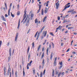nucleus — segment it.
I'll return each mask as SVG.
<instances>
[{"mask_svg":"<svg viewBox=\"0 0 77 77\" xmlns=\"http://www.w3.org/2000/svg\"><path fill=\"white\" fill-rule=\"evenodd\" d=\"M45 29V26H44L43 27H42V29H41L40 31L38 34L37 38H36V40L37 41L38 40V39L39 38V35H40V33H42V31L44 29Z\"/></svg>","mask_w":77,"mask_h":77,"instance_id":"obj_1","label":"nucleus"},{"mask_svg":"<svg viewBox=\"0 0 77 77\" xmlns=\"http://www.w3.org/2000/svg\"><path fill=\"white\" fill-rule=\"evenodd\" d=\"M26 11L25 10L24 12L25 14H24V16H23V20L21 22V23H23V21H24V20H25V18H26Z\"/></svg>","mask_w":77,"mask_h":77,"instance_id":"obj_2","label":"nucleus"},{"mask_svg":"<svg viewBox=\"0 0 77 77\" xmlns=\"http://www.w3.org/2000/svg\"><path fill=\"white\" fill-rule=\"evenodd\" d=\"M30 21V17H28L27 20L26 22V26H29V21Z\"/></svg>","mask_w":77,"mask_h":77,"instance_id":"obj_3","label":"nucleus"},{"mask_svg":"<svg viewBox=\"0 0 77 77\" xmlns=\"http://www.w3.org/2000/svg\"><path fill=\"white\" fill-rule=\"evenodd\" d=\"M65 8L63 10V11H65V10H66V8H68L70 7V5H69L68 6V5L66 4V5L65 6Z\"/></svg>","mask_w":77,"mask_h":77,"instance_id":"obj_4","label":"nucleus"},{"mask_svg":"<svg viewBox=\"0 0 77 77\" xmlns=\"http://www.w3.org/2000/svg\"><path fill=\"white\" fill-rule=\"evenodd\" d=\"M10 71H11V69L10 68V66H9L8 67V69L7 72L8 75H9V72L10 73Z\"/></svg>","mask_w":77,"mask_h":77,"instance_id":"obj_5","label":"nucleus"},{"mask_svg":"<svg viewBox=\"0 0 77 77\" xmlns=\"http://www.w3.org/2000/svg\"><path fill=\"white\" fill-rule=\"evenodd\" d=\"M45 63V60L44 59H43V61L42 62V68L43 69L44 68V64Z\"/></svg>","mask_w":77,"mask_h":77,"instance_id":"obj_6","label":"nucleus"},{"mask_svg":"<svg viewBox=\"0 0 77 77\" xmlns=\"http://www.w3.org/2000/svg\"><path fill=\"white\" fill-rule=\"evenodd\" d=\"M18 33H17L16 35V36L15 37V41H16L17 40V38H18Z\"/></svg>","mask_w":77,"mask_h":77,"instance_id":"obj_7","label":"nucleus"},{"mask_svg":"<svg viewBox=\"0 0 77 77\" xmlns=\"http://www.w3.org/2000/svg\"><path fill=\"white\" fill-rule=\"evenodd\" d=\"M60 5V4H59V3H57L56 4V6L57 9H58V8H59V6Z\"/></svg>","mask_w":77,"mask_h":77,"instance_id":"obj_8","label":"nucleus"},{"mask_svg":"<svg viewBox=\"0 0 77 77\" xmlns=\"http://www.w3.org/2000/svg\"><path fill=\"white\" fill-rule=\"evenodd\" d=\"M48 8H45L44 13H45V14H47V12H48Z\"/></svg>","mask_w":77,"mask_h":77,"instance_id":"obj_9","label":"nucleus"},{"mask_svg":"<svg viewBox=\"0 0 77 77\" xmlns=\"http://www.w3.org/2000/svg\"><path fill=\"white\" fill-rule=\"evenodd\" d=\"M62 26H60V25L58 28H57L56 30H58V29H59V30H60L61 29H62Z\"/></svg>","mask_w":77,"mask_h":77,"instance_id":"obj_10","label":"nucleus"},{"mask_svg":"<svg viewBox=\"0 0 77 77\" xmlns=\"http://www.w3.org/2000/svg\"><path fill=\"white\" fill-rule=\"evenodd\" d=\"M10 56H11V48H10L9 51Z\"/></svg>","mask_w":77,"mask_h":77,"instance_id":"obj_11","label":"nucleus"},{"mask_svg":"<svg viewBox=\"0 0 77 77\" xmlns=\"http://www.w3.org/2000/svg\"><path fill=\"white\" fill-rule=\"evenodd\" d=\"M33 14H31V17L30 19L32 20L33 18Z\"/></svg>","mask_w":77,"mask_h":77,"instance_id":"obj_12","label":"nucleus"},{"mask_svg":"<svg viewBox=\"0 0 77 77\" xmlns=\"http://www.w3.org/2000/svg\"><path fill=\"white\" fill-rule=\"evenodd\" d=\"M28 15L26 19L23 22V24H24V23H26V21H27V18H28Z\"/></svg>","mask_w":77,"mask_h":77,"instance_id":"obj_13","label":"nucleus"},{"mask_svg":"<svg viewBox=\"0 0 77 77\" xmlns=\"http://www.w3.org/2000/svg\"><path fill=\"white\" fill-rule=\"evenodd\" d=\"M47 31H46V32L45 31L43 33H44V36L45 37V36H46V35H47Z\"/></svg>","mask_w":77,"mask_h":77,"instance_id":"obj_14","label":"nucleus"},{"mask_svg":"<svg viewBox=\"0 0 77 77\" xmlns=\"http://www.w3.org/2000/svg\"><path fill=\"white\" fill-rule=\"evenodd\" d=\"M47 18V16H46L43 19V22H44V21H45V20H46V19Z\"/></svg>","mask_w":77,"mask_h":77,"instance_id":"obj_15","label":"nucleus"},{"mask_svg":"<svg viewBox=\"0 0 77 77\" xmlns=\"http://www.w3.org/2000/svg\"><path fill=\"white\" fill-rule=\"evenodd\" d=\"M55 74L56 75H57V74L59 73V70H55Z\"/></svg>","mask_w":77,"mask_h":77,"instance_id":"obj_16","label":"nucleus"},{"mask_svg":"<svg viewBox=\"0 0 77 77\" xmlns=\"http://www.w3.org/2000/svg\"><path fill=\"white\" fill-rule=\"evenodd\" d=\"M20 21H19V23L18 24V26L17 27V29H19V27H20Z\"/></svg>","mask_w":77,"mask_h":77,"instance_id":"obj_17","label":"nucleus"},{"mask_svg":"<svg viewBox=\"0 0 77 77\" xmlns=\"http://www.w3.org/2000/svg\"><path fill=\"white\" fill-rule=\"evenodd\" d=\"M41 45H40L38 48V49H37L38 51H39V49H40V48H41Z\"/></svg>","mask_w":77,"mask_h":77,"instance_id":"obj_18","label":"nucleus"},{"mask_svg":"<svg viewBox=\"0 0 77 77\" xmlns=\"http://www.w3.org/2000/svg\"><path fill=\"white\" fill-rule=\"evenodd\" d=\"M56 64H57L56 61H54V64L55 66H56Z\"/></svg>","mask_w":77,"mask_h":77,"instance_id":"obj_19","label":"nucleus"},{"mask_svg":"<svg viewBox=\"0 0 77 77\" xmlns=\"http://www.w3.org/2000/svg\"><path fill=\"white\" fill-rule=\"evenodd\" d=\"M29 50H30V46H29L28 47V49H27V52L28 53H29Z\"/></svg>","mask_w":77,"mask_h":77,"instance_id":"obj_20","label":"nucleus"},{"mask_svg":"<svg viewBox=\"0 0 77 77\" xmlns=\"http://www.w3.org/2000/svg\"><path fill=\"white\" fill-rule=\"evenodd\" d=\"M4 75H6V67H4Z\"/></svg>","mask_w":77,"mask_h":77,"instance_id":"obj_21","label":"nucleus"},{"mask_svg":"<svg viewBox=\"0 0 77 77\" xmlns=\"http://www.w3.org/2000/svg\"><path fill=\"white\" fill-rule=\"evenodd\" d=\"M44 57V53L43 52L42 55V59Z\"/></svg>","mask_w":77,"mask_h":77,"instance_id":"obj_22","label":"nucleus"},{"mask_svg":"<svg viewBox=\"0 0 77 77\" xmlns=\"http://www.w3.org/2000/svg\"><path fill=\"white\" fill-rule=\"evenodd\" d=\"M20 11H18L17 12V15H20Z\"/></svg>","mask_w":77,"mask_h":77,"instance_id":"obj_23","label":"nucleus"},{"mask_svg":"<svg viewBox=\"0 0 77 77\" xmlns=\"http://www.w3.org/2000/svg\"><path fill=\"white\" fill-rule=\"evenodd\" d=\"M10 11H11V8L10 9H9L8 11V16H9L10 15Z\"/></svg>","mask_w":77,"mask_h":77,"instance_id":"obj_24","label":"nucleus"},{"mask_svg":"<svg viewBox=\"0 0 77 77\" xmlns=\"http://www.w3.org/2000/svg\"><path fill=\"white\" fill-rule=\"evenodd\" d=\"M41 6H42V5H40V4L39 5V9L38 10L40 11V10H41Z\"/></svg>","mask_w":77,"mask_h":77,"instance_id":"obj_25","label":"nucleus"},{"mask_svg":"<svg viewBox=\"0 0 77 77\" xmlns=\"http://www.w3.org/2000/svg\"><path fill=\"white\" fill-rule=\"evenodd\" d=\"M42 15H44V10L42 9Z\"/></svg>","mask_w":77,"mask_h":77,"instance_id":"obj_26","label":"nucleus"},{"mask_svg":"<svg viewBox=\"0 0 77 77\" xmlns=\"http://www.w3.org/2000/svg\"><path fill=\"white\" fill-rule=\"evenodd\" d=\"M76 13V12H75V11H74L71 13V14H72V15L74 14H75Z\"/></svg>","mask_w":77,"mask_h":77,"instance_id":"obj_27","label":"nucleus"},{"mask_svg":"<svg viewBox=\"0 0 77 77\" xmlns=\"http://www.w3.org/2000/svg\"><path fill=\"white\" fill-rule=\"evenodd\" d=\"M53 52H51V59L52 58V57H53V56H52V55H53Z\"/></svg>","mask_w":77,"mask_h":77,"instance_id":"obj_28","label":"nucleus"},{"mask_svg":"<svg viewBox=\"0 0 77 77\" xmlns=\"http://www.w3.org/2000/svg\"><path fill=\"white\" fill-rule=\"evenodd\" d=\"M23 76H24V75H25V72H24V69H23Z\"/></svg>","mask_w":77,"mask_h":77,"instance_id":"obj_29","label":"nucleus"},{"mask_svg":"<svg viewBox=\"0 0 77 77\" xmlns=\"http://www.w3.org/2000/svg\"><path fill=\"white\" fill-rule=\"evenodd\" d=\"M30 53H29L28 54V59H30Z\"/></svg>","mask_w":77,"mask_h":77,"instance_id":"obj_30","label":"nucleus"},{"mask_svg":"<svg viewBox=\"0 0 77 77\" xmlns=\"http://www.w3.org/2000/svg\"><path fill=\"white\" fill-rule=\"evenodd\" d=\"M50 35H51L52 36H54V34L53 33V32H50Z\"/></svg>","mask_w":77,"mask_h":77,"instance_id":"obj_31","label":"nucleus"},{"mask_svg":"<svg viewBox=\"0 0 77 77\" xmlns=\"http://www.w3.org/2000/svg\"><path fill=\"white\" fill-rule=\"evenodd\" d=\"M61 72H59L58 74V77H60V74H61Z\"/></svg>","mask_w":77,"mask_h":77,"instance_id":"obj_32","label":"nucleus"},{"mask_svg":"<svg viewBox=\"0 0 77 77\" xmlns=\"http://www.w3.org/2000/svg\"><path fill=\"white\" fill-rule=\"evenodd\" d=\"M10 59H11V56H10L8 57V62H9Z\"/></svg>","mask_w":77,"mask_h":77,"instance_id":"obj_33","label":"nucleus"},{"mask_svg":"<svg viewBox=\"0 0 77 77\" xmlns=\"http://www.w3.org/2000/svg\"><path fill=\"white\" fill-rule=\"evenodd\" d=\"M67 22H68V21H67V20H65L64 21L63 23H67Z\"/></svg>","mask_w":77,"mask_h":77,"instance_id":"obj_34","label":"nucleus"},{"mask_svg":"<svg viewBox=\"0 0 77 77\" xmlns=\"http://www.w3.org/2000/svg\"><path fill=\"white\" fill-rule=\"evenodd\" d=\"M48 48L47 50V55H48Z\"/></svg>","mask_w":77,"mask_h":77,"instance_id":"obj_35","label":"nucleus"},{"mask_svg":"<svg viewBox=\"0 0 77 77\" xmlns=\"http://www.w3.org/2000/svg\"><path fill=\"white\" fill-rule=\"evenodd\" d=\"M11 17L14 18V15L12 14V12H11Z\"/></svg>","mask_w":77,"mask_h":77,"instance_id":"obj_36","label":"nucleus"},{"mask_svg":"<svg viewBox=\"0 0 77 77\" xmlns=\"http://www.w3.org/2000/svg\"><path fill=\"white\" fill-rule=\"evenodd\" d=\"M29 63H28V64L27 65V69H29Z\"/></svg>","mask_w":77,"mask_h":77,"instance_id":"obj_37","label":"nucleus"},{"mask_svg":"<svg viewBox=\"0 0 77 77\" xmlns=\"http://www.w3.org/2000/svg\"><path fill=\"white\" fill-rule=\"evenodd\" d=\"M35 23H38V21L37 20V19H36Z\"/></svg>","mask_w":77,"mask_h":77,"instance_id":"obj_38","label":"nucleus"},{"mask_svg":"<svg viewBox=\"0 0 77 77\" xmlns=\"http://www.w3.org/2000/svg\"><path fill=\"white\" fill-rule=\"evenodd\" d=\"M32 47H35V44H34V42L32 43Z\"/></svg>","mask_w":77,"mask_h":77,"instance_id":"obj_39","label":"nucleus"},{"mask_svg":"<svg viewBox=\"0 0 77 77\" xmlns=\"http://www.w3.org/2000/svg\"><path fill=\"white\" fill-rule=\"evenodd\" d=\"M52 46H53V48H54V43H53L52 42Z\"/></svg>","mask_w":77,"mask_h":77,"instance_id":"obj_40","label":"nucleus"},{"mask_svg":"<svg viewBox=\"0 0 77 77\" xmlns=\"http://www.w3.org/2000/svg\"><path fill=\"white\" fill-rule=\"evenodd\" d=\"M35 69H34L33 70V73L34 74H35Z\"/></svg>","mask_w":77,"mask_h":77,"instance_id":"obj_41","label":"nucleus"},{"mask_svg":"<svg viewBox=\"0 0 77 77\" xmlns=\"http://www.w3.org/2000/svg\"><path fill=\"white\" fill-rule=\"evenodd\" d=\"M46 42H47V40H45V42L43 43V45H45V43H46Z\"/></svg>","mask_w":77,"mask_h":77,"instance_id":"obj_42","label":"nucleus"},{"mask_svg":"<svg viewBox=\"0 0 77 77\" xmlns=\"http://www.w3.org/2000/svg\"><path fill=\"white\" fill-rule=\"evenodd\" d=\"M15 75H16V77H17V72H16Z\"/></svg>","mask_w":77,"mask_h":77,"instance_id":"obj_43","label":"nucleus"},{"mask_svg":"<svg viewBox=\"0 0 77 77\" xmlns=\"http://www.w3.org/2000/svg\"><path fill=\"white\" fill-rule=\"evenodd\" d=\"M72 54H76V52L75 51H73L72 52Z\"/></svg>","mask_w":77,"mask_h":77,"instance_id":"obj_44","label":"nucleus"},{"mask_svg":"<svg viewBox=\"0 0 77 77\" xmlns=\"http://www.w3.org/2000/svg\"><path fill=\"white\" fill-rule=\"evenodd\" d=\"M40 73V77H42V72H41Z\"/></svg>","mask_w":77,"mask_h":77,"instance_id":"obj_45","label":"nucleus"},{"mask_svg":"<svg viewBox=\"0 0 77 77\" xmlns=\"http://www.w3.org/2000/svg\"><path fill=\"white\" fill-rule=\"evenodd\" d=\"M47 60L48 63L49 62V59L48 58H47Z\"/></svg>","mask_w":77,"mask_h":77,"instance_id":"obj_46","label":"nucleus"},{"mask_svg":"<svg viewBox=\"0 0 77 77\" xmlns=\"http://www.w3.org/2000/svg\"><path fill=\"white\" fill-rule=\"evenodd\" d=\"M59 64L60 65H62V64H63V63H62V62H61L59 63Z\"/></svg>","mask_w":77,"mask_h":77,"instance_id":"obj_47","label":"nucleus"},{"mask_svg":"<svg viewBox=\"0 0 77 77\" xmlns=\"http://www.w3.org/2000/svg\"><path fill=\"white\" fill-rule=\"evenodd\" d=\"M38 33V32H37L35 34V38H36V35H37V34Z\"/></svg>","mask_w":77,"mask_h":77,"instance_id":"obj_48","label":"nucleus"},{"mask_svg":"<svg viewBox=\"0 0 77 77\" xmlns=\"http://www.w3.org/2000/svg\"><path fill=\"white\" fill-rule=\"evenodd\" d=\"M30 29H29V30H28L27 32V34H28L29 32H30Z\"/></svg>","mask_w":77,"mask_h":77,"instance_id":"obj_49","label":"nucleus"},{"mask_svg":"<svg viewBox=\"0 0 77 77\" xmlns=\"http://www.w3.org/2000/svg\"><path fill=\"white\" fill-rule=\"evenodd\" d=\"M3 21H6V19L5 18H4L2 19Z\"/></svg>","mask_w":77,"mask_h":77,"instance_id":"obj_50","label":"nucleus"},{"mask_svg":"<svg viewBox=\"0 0 77 77\" xmlns=\"http://www.w3.org/2000/svg\"><path fill=\"white\" fill-rule=\"evenodd\" d=\"M45 69L43 72V75H45Z\"/></svg>","mask_w":77,"mask_h":77,"instance_id":"obj_51","label":"nucleus"},{"mask_svg":"<svg viewBox=\"0 0 77 77\" xmlns=\"http://www.w3.org/2000/svg\"><path fill=\"white\" fill-rule=\"evenodd\" d=\"M5 17H4V16H3V15H2L1 16V18H2V19H3V18H4Z\"/></svg>","mask_w":77,"mask_h":77,"instance_id":"obj_52","label":"nucleus"},{"mask_svg":"<svg viewBox=\"0 0 77 77\" xmlns=\"http://www.w3.org/2000/svg\"><path fill=\"white\" fill-rule=\"evenodd\" d=\"M62 65L60 66L59 68L60 69H61V68H62Z\"/></svg>","mask_w":77,"mask_h":77,"instance_id":"obj_53","label":"nucleus"},{"mask_svg":"<svg viewBox=\"0 0 77 77\" xmlns=\"http://www.w3.org/2000/svg\"><path fill=\"white\" fill-rule=\"evenodd\" d=\"M2 41H0V46H1V45H2Z\"/></svg>","mask_w":77,"mask_h":77,"instance_id":"obj_54","label":"nucleus"},{"mask_svg":"<svg viewBox=\"0 0 77 77\" xmlns=\"http://www.w3.org/2000/svg\"><path fill=\"white\" fill-rule=\"evenodd\" d=\"M51 43L49 44V48H51Z\"/></svg>","mask_w":77,"mask_h":77,"instance_id":"obj_55","label":"nucleus"},{"mask_svg":"<svg viewBox=\"0 0 77 77\" xmlns=\"http://www.w3.org/2000/svg\"><path fill=\"white\" fill-rule=\"evenodd\" d=\"M65 17H63L62 19V20H63L64 21L65 20Z\"/></svg>","mask_w":77,"mask_h":77,"instance_id":"obj_56","label":"nucleus"},{"mask_svg":"<svg viewBox=\"0 0 77 77\" xmlns=\"http://www.w3.org/2000/svg\"><path fill=\"white\" fill-rule=\"evenodd\" d=\"M57 57H56L55 58V61H56V60H57Z\"/></svg>","mask_w":77,"mask_h":77,"instance_id":"obj_57","label":"nucleus"},{"mask_svg":"<svg viewBox=\"0 0 77 77\" xmlns=\"http://www.w3.org/2000/svg\"><path fill=\"white\" fill-rule=\"evenodd\" d=\"M62 75H64V72H62V73H61Z\"/></svg>","mask_w":77,"mask_h":77,"instance_id":"obj_58","label":"nucleus"},{"mask_svg":"<svg viewBox=\"0 0 77 77\" xmlns=\"http://www.w3.org/2000/svg\"><path fill=\"white\" fill-rule=\"evenodd\" d=\"M44 47H43L42 48V51H44Z\"/></svg>","mask_w":77,"mask_h":77,"instance_id":"obj_59","label":"nucleus"},{"mask_svg":"<svg viewBox=\"0 0 77 77\" xmlns=\"http://www.w3.org/2000/svg\"><path fill=\"white\" fill-rule=\"evenodd\" d=\"M69 50H70V49L69 48L66 51V52H68V51H69Z\"/></svg>","mask_w":77,"mask_h":77,"instance_id":"obj_60","label":"nucleus"},{"mask_svg":"<svg viewBox=\"0 0 77 77\" xmlns=\"http://www.w3.org/2000/svg\"><path fill=\"white\" fill-rule=\"evenodd\" d=\"M7 45H8V46H9V42H8Z\"/></svg>","mask_w":77,"mask_h":77,"instance_id":"obj_61","label":"nucleus"},{"mask_svg":"<svg viewBox=\"0 0 77 77\" xmlns=\"http://www.w3.org/2000/svg\"><path fill=\"white\" fill-rule=\"evenodd\" d=\"M5 17H8V15L7 14H5Z\"/></svg>","mask_w":77,"mask_h":77,"instance_id":"obj_62","label":"nucleus"},{"mask_svg":"<svg viewBox=\"0 0 77 77\" xmlns=\"http://www.w3.org/2000/svg\"><path fill=\"white\" fill-rule=\"evenodd\" d=\"M58 20H60V17H58Z\"/></svg>","mask_w":77,"mask_h":77,"instance_id":"obj_63","label":"nucleus"},{"mask_svg":"<svg viewBox=\"0 0 77 77\" xmlns=\"http://www.w3.org/2000/svg\"><path fill=\"white\" fill-rule=\"evenodd\" d=\"M33 61H32V60H31L29 63L30 64H31V63H32V62Z\"/></svg>","mask_w":77,"mask_h":77,"instance_id":"obj_64","label":"nucleus"}]
</instances>
